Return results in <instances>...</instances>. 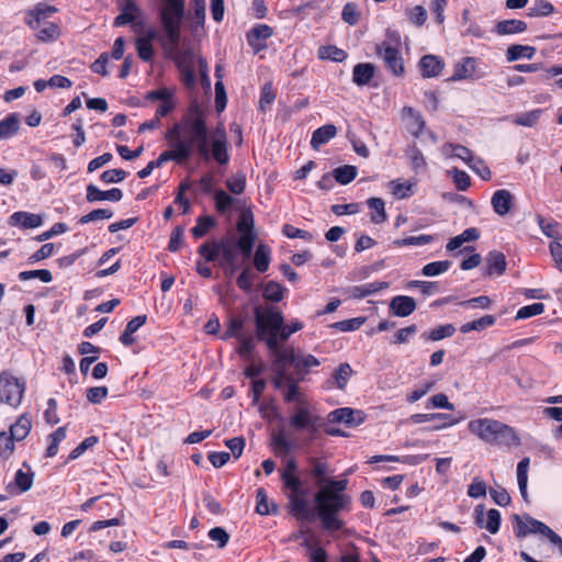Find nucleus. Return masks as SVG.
Returning a JSON list of instances; mask_svg holds the SVG:
<instances>
[{
  "mask_svg": "<svg viewBox=\"0 0 562 562\" xmlns=\"http://www.w3.org/2000/svg\"><path fill=\"white\" fill-rule=\"evenodd\" d=\"M491 204L493 211L499 215L504 216L508 214L514 204V195L506 189H501L494 192Z\"/></svg>",
  "mask_w": 562,
  "mask_h": 562,
  "instance_id": "17",
  "label": "nucleus"
},
{
  "mask_svg": "<svg viewBox=\"0 0 562 562\" xmlns=\"http://www.w3.org/2000/svg\"><path fill=\"white\" fill-rule=\"evenodd\" d=\"M273 34V30L267 24H258L251 29L248 33L247 38L248 43L251 46H255V40H267L271 37Z\"/></svg>",
  "mask_w": 562,
  "mask_h": 562,
  "instance_id": "53",
  "label": "nucleus"
},
{
  "mask_svg": "<svg viewBox=\"0 0 562 562\" xmlns=\"http://www.w3.org/2000/svg\"><path fill=\"white\" fill-rule=\"evenodd\" d=\"M448 149H451V157H457L463 160L467 165L474 157L471 149L460 144L446 143L442 146V154L448 155Z\"/></svg>",
  "mask_w": 562,
  "mask_h": 562,
  "instance_id": "38",
  "label": "nucleus"
},
{
  "mask_svg": "<svg viewBox=\"0 0 562 562\" xmlns=\"http://www.w3.org/2000/svg\"><path fill=\"white\" fill-rule=\"evenodd\" d=\"M226 187L233 194H241L246 188V176L237 172L226 180Z\"/></svg>",
  "mask_w": 562,
  "mask_h": 562,
  "instance_id": "55",
  "label": "nucleus"
},
{
  "mask_svg": "<svg viewBox=\"0 0 562 562\" xmlns=\"http://www.w3.org/2000/svg\"><path fill=\"white\" fill-rule=\"evenodd\" d=\"M456 331V328L451 324L440 325L429 333H425L423 336L429 340L437 341L443 338L451 337Z\"/></svg>",
  "mask_w": 562,
  "mask_h": 562,
  "instance_id": "52",
  "label": "nucleus"
},
{
  "mask_svg": "<svg viewBox=\"0 0 562 562\" xmlns=\"http://www.w3.org/2000/svg\"><path fill=\"white\" fill-rule=\"evenodd\" d=\"M496 318L493 315H484L481 318L474 319L472 322L465 323L460 327V331L462 334L470 333L472 330L481 331L487 327H491L495 324Z\"/></svg>",
  "mask_w": 562,
  "mask_h": 562,
  "instance_id": "37",
  "label": "nucleus"
},
{
  "mask_svg": "<svg viewBox=\"0 0 562 562\" xmlns=\"http://www.w3.org/2000/svg\"><path fill=\"white\" fill-rule=\"evenodd\" d=\"M220 241L212 240L211 243H204L202 244L198 252L201 255L206 261H214L217 256L220 255V248L218 247Z\"/></svg>",
  "mask_w": 562,
  "mask_h": 562,
  "instance_id": "60",
  "label": "nucleus"
},
{
  "mask_svg": "<svg viewBox=\"0 0 562 562\" xmlns=\"http://www.w3.org/2000/svg\"><path fill=\"white\" fill-rule=\"evenodd\" d=\"M336 134L337 127L334 124H326L318 127L312 134L311 147L317 150L322 145L334 138Z\"/></svg>",
  "mask_w": 562,
  "mask_h": 562,
  "instance_id": "26",
  "label": "nucleus"
},
{
  "mask_svg": "<svg viewBox=\"0 0 562 562\" xmlns=\"http://www.w3.org/2000/svg\"><path fill=\"white\" fill-rule=\"evenodd\" d=\"M255 240H256L255 233L243 234L239 236L235 246L243 252L245 258H249L254 250Z\"/></svg>",
  "mask_w": 562,
  "mask_h": 562,
  "instance_id": "51",
  "label": "nucleus"
},
{
  "mask_svg": "<svg viewBox=\"0 0 562 562\" xmlns=\"http://www.w3.org/2000/svg\"><path fill=\"white\" fill-rule=\"evenodd\" d=\"M32 427L31 419L26 415L20 416L16 422L10 427V436L16 440L21 441L30 434Z\"/></svg>",
  "mask_w": 562,
  "mask_h": 562,
  "instance_id": "31",
  "label": "nucleus"
},
{
  "mask_svg": "<svg viewBox=\"0 0 562 562\" xmlns=\"http://www.w3.org/2000/svg\"><path fill=\"white\" fill-rule=\"evenodd\" d=\"M35 278L40 279L44 283H49L53 280L52 272L47 269L29 270L19 273V279L21 281H27Z\"/></svg>",
  "mask_w": 562,
  "mask_h": 562,
  "instance_id": "57",
  "label": "nucleus"
},
{
  "mask_svg": "<svg viewBox=\"0 0 562 562\" xmlns=\"http://www.w3.org/2000/svg\"><path fill=\"white\" fill-rule=\"evenodd\" d=\"M271 250L265 244H259L254 255V266L258 272H266L270 265Z\"/></svg>",
  "mask_w": 562,
  "mask_h": 562,
  "instance_id": "33",
  "label": "nucleus"
},
{
  "mask_svg": "<svg viewBox=\"0 0 562 562\" xmlns=\"http://www.w3.org/2000/svg\"><path fill=\"white\" fill-rule=\"evenodd\" d=\"M254 225L252 212L250 210L243 211L237 222V231L240 233V235L255 233Z\"/></svg>",
  "mask_w": 562,
  "mask_h": 562,
  "instance_id": "58",
  "label": "nucleus"
},
{
  "mask_svg": "<svg viewBox=\"0 0 562 562\" xmlns=\"http://www.w3.org/2000/svg\"><path fill=\"white\" fill-rule=\"evenodd\" d=\"M363 317H353L340 322H336L330 325L331 328H335L340 331H353L361 327V325L364 323Z\"/></svg>",
  "mask_w": 562,
  "mask_h": 562,
  "instance_id": "61",
  "label": "nucleus"
},
{
  "mask_svg": "<svg viewBox=\"0 0 562 562\" xmlns=\"http://www.w3.org/2000/svg\"><path fill=\"white\" fill-rule=\"evenodd\" d=\"M527 31V23L522 20L510 19L498 21L494 26V32L497 35H514Z\"/></svg>",
  "mask_w": 562,
  "mask_h": 562,
  "instance_id": "22",
  "label": "nucleus"
},
{
  "mask_svg": "<svg viewBox=\"0 0 562 562\" xmlns=\"http://www.w3.org/2000/svg\"><path fill=\"white\" fill-rule=\"evenodd\" d=\"M216 226V220L211 215L199 216L196 224L191 228V234L195 239L205 236L212 228Z\"/></svg>",
  "mask_w": 562,
  "mask_h": 562,
  "instance_id": "36",
  "label": "nucleus"
},
{
  "mask_svg": "<svg viewBox=\"0 0 562 562\" xmlns=\"http://www.w3.org/2000/svg\"><path fill=\"white\" fill-rule=\"evenodd\" d=\"M285 291L286 289L280 283L269 281L262 288V296L269 302L278 303L283 300Z\"/></svg>",
  "mask_w": 562,
  "mask_h": 562,
  "instance_id": "35",
  "label": "nucleus"
},
{
  "mask_svg": "<svg viewBox=\"0 0 562 562\" xmlns=\"http://www.w3.org/2000/svg\"><path fill=\"white\" fill-rule=\"evenodd\" d=\"M486 271L485 274L502 276L506 271L507 261L503 252L497 250L490 251L485 257Z\"/></svg>",
  "mask_w": 562,
  "mask_h": 562,
  "instance_id": "20",
  "label": "nucleus"
},
{
  "mask_svg": "<svg viewBox=\"0 0 562 562\" xmlns=\"http://www.w3.org/2000/svg\"><path fill=\"white\" fill-rule=\"evenodd\" d=\"M139 9L133 0H126L121 9V13L114 19L113 25L119 27L127 23H132L135 20V12Z\"/></svg>",
  "mask_w": 562,
  "mask_h": 562,
  "instance_id": "29",
  "label": "nucleus"
},
{
  "mask_svg": "<svg viewBox=\"0 0 562 562\" xmlns=\"http://www.w3.org/2000/svg\"><path fill=\"white\" fill-rule=\"evenodd\" d=\"M389 188L396 199H406L413 194L412 184L400 179L390 181Z\"/></svg>",
  "mask_w": 562,
  "mask_h": 562,
  "instance_id": "50",
  "label": "nucleus"
},
{
  "mask_svg": "<svg viewBox=\"0 0 562 562\" xmlns=\"http://www.w3.org/2000/svg\"><path fill=\"white\" fill-rule=\"evenodd\" d=\"M158 15L169 44L176 49L181 40V24L186 15V0H162Z\"/></svg>",
  "mask_w": 562,
  "mask_h": 562,
  "instance_id": "5",
  "label": "nucleus"
},
{
  "mask_svg": "<svg viewBox=\"0 0 562 562\" xmlns=\"http://www.w3.org/2000/svg\"><path fill=\"white\" fill-rule=\"evenodd\" d=\"M542 112L541 109H536L530 112L517 114L513 117V122L517 125L532 127L539 121Z\"/></svg>",
  "mask_w": 562,
  "mask_h": 562,
  "instance_id": "47",
  "label": "nucleus"
},
{
  "mask_svg": "<svg viewBox=\"0 0 562 562\" xmlns=\"http://www.w3.org/2000/svg\"><path fill=\"white\" fill-rule=\"evenodd\" d=\"M420 75L423 78H432L441 74L445 63L436 55H425L418 63Z\"/></svg>",
  "mask_w": 562,
  "mask_h": 562,
  "instance_id": "18",
  "label": "nucleus"
},
{
  "mask_svg": "<svg viewBox=\"0 0 562 562\" xmlns=\"http://www.w3.org/2000/svg\"><path fill=\"white\" fill-rule=\"evenodd\" d=\"M375 53L384 63L393 76L402 77L405 74L404 59L397 47L387 42H382L375 46Z\"/></svg>",
  "mask_w": 562,
  "mask_h": 562,
  "instance_id": "9",
  "label": "nucleus"
},
{
  "mask_svg": "<svg viewBox=\"0 0 562 562\" xmlns=\"http://www.w3.org/2000/svg\"><path fill=\"white\" fill-rule=\"evenodd\" d=\"M360 12L358 10V4L355 2H348L345 4L342 12H341V19L344 22H346L349 25H356L360 21Z\"/></svg>",
  "mask_w": 562,
  "mask_h": 562,
  "instance_id": "54",
  "label": "nucleus"
},
{
  "mask_svg": "<svg viewBox=\"0 0 562 562\" xmlns=\"http://www.w3.org/2000/svg\"><path fill=\"white\" fill-rule=\"evenodd\" d=\"M244 324H245L244 318L238 317V316L231 317L228 321L227 328L222 336V339L227 340L233 337L239 339L240 337H244V335L241 334Z\"/></svg>",
  "mask_w": 562,
  "mask_h": 562,
  "instance_id": "44",
  "label": "nucleus"
},
{
  "mask_svg": "<svg viewBox=\"0 0 562 562\" xmlns=\"http://www.w3.org/2000/svg\"><path fill=\"white\" fill-rule=\"evenodd\" d=\"M529 463L530 459L528 457H525L517 464V483L521 497L526 502L528 501L527 484Z\"/></svg>",
  "mask_w": 562,
  "mask_h": 562,
  "instance_id": "30",
  "label": "nucleus"
},
{
  "mask_svg": "<svg viewBox=\"0 0 562 562\" xmlns=\"http://www.w3.org/2000/svg\"><path fill=\"white\" fill-rule=\"evenodd\" d=\"M57 12V8L46 3H37L33 9L26 11L24 22L32 29L37 30L42 23H47L45 20L52 14Z\"/></svg>",
  "mask_w": 562,
  "mask_h": 562,
  "instance_id": "15",
  "label": "nucleus"
},
{
  "mask_svg": "<svg viewBox=\"0 0 562 562\" xmlns=\"http://www.w3.org/2000/svg\"><path fill=\"white\" fill-rule=\"evenodd\" d=\"M14 451V439L5 431L0 432V458L7 460Z\"/></svg>",
  "mask_w": 562,
  "mask_h": 562,
  "instance_id": "63",
  "label": "nucleus"
},
{
  "mask_svg": "<svg viewBox=\"0 0 562 562\" xmlns=\"http://www.w3.org/2000/svg\"><path fill=\"white\" fill-rule=\"evenodd\" d=\"M367 204L372 213L370 215V220L374 224H382L386 221V212L385 204L381 198H370L367 201Z\"/></svg>",
  "mask_w": 562,
  "mask_h": 562,
  "instance_id": "34",
  "label": "nucleus"
},
{
  "mask_svg": "<svg viewBox=\"0 0 562 562\" xmlns=\"http://www.w3.org/2000/svg\"><path fill=\"white\" fill-rule=\"evenodd\" d=\"M554 12V7L547 0H535L528 8L527 15L530 18L549 16Z\"/></svg>",
  "mask_w": 562,
  "mask_h": 562,
  "instance_id": "40",
  "label": "nucleus"
},
{
  "mask_svg": "<svg viewBox=\"0 0 562 562\" xmlns=\"http://www.w3.org/2000/svg\"><path fill=\"white\" fill-rule=\"evenodd\" d=\"M166 139L170 149L162 151L155 160V165L158 167L169 160L182 165L194 153L206 162L211 158H214L220 165H227L229 161L225 131H221L220 137L213 139L210 148V134L205 117L196 103L191 104L189 113L166 132Z\"/></svg>",
  "mask_w": 562,
  "mask_h": 562,
  "instance_id": "1",
  "label": "nucleus"
},
{
  "mask_svg": "<svg viewBox=\"0 0 562 562\" xmlns=\"http://www.w3.org/2000/svg\"><path fill=\"white\" fill-rule=\"evenodd\" d=\"M326 484L314 495L315 515L319 518L325 531L334 532L345 525L338 513L347 508L350 503V497L342 494L347 488L348 480H327Z\"/></svg>",
  "mask_w": 562,
  "mask_h": 562,
  "instance_id": "3",
  "label": "nucleus"
},
{
  "mask_svg": "<svg viewBox=\"0 0 562 562\" xmlns=\"http://www.w3.org/2000/svg\"><path fill=\"white\" fill-rule=\"evenodd\" d=\"M271 370L273 372L272 384L277 390L290 383V380L295 376L293 373H288L289 363L284 360L282 355H270Z\"/></svg>",
  "mask_w": 562,
  "mask_h": 562,
  "instance_id": "14",
  "label": "nucleus"
},
{
  "mask_svg": "<svg viewBox=\"0 0 562 562\" xmlns=\"http://www.w3.org/2000/svg\"><path fill=\"white\" fill-rule=\"evenodd\" d=\"M215 209L223 214L228 211L235 203V199L220 189L214 192Z\"/></svg>",
  "mask_w": 562,
  "mask_h": 562,
  "instance_id": "48",
  "label": "nucleus"
},
{
  "mask_svg": "<svg viewBox=\"0 0 562 562\" xmlns=\"http://www.w3.org/2000/svg\"><path fill=\"white\" fill-rule=\"evenodd\" d=\"M281 479L284 487L291 491L289 495L290 514L297 520L313 521L316 517L315 512L308 507L302 490V481L295 474L283 471Z\"/></svg>",
  "mask_w": 562,
  "mask_h": 562,
  "instance_id": "6",
  "label": "nucleus"
},
{
  "mask_svg": "<svg viewBox=\"0 0 562 562\" xmlns=\"http://www.w3.org/2000/svg\"><path fill=\"white\" fill-rule=\"evenodd\" d=\"M390 311L398 317H407L416 310V302L412 296L397 295L390 302Z\"/></svg>",
  "mask_w": 562,
  "mask_h": 562,
  "instance_id": "19",
  "label": "nucleus"
},
{
  "mask_svg": "<svg viewBox=\"0 0 562 562\" xmlns=\"http://www.w3.org/2000/svg\"><path fill=\"white\" fill-rule=\"evenodd\" d=\"M254 316L256 336L266 344L270 355L285 352L288 347H282V344L303 328L299 321L285 324L282 312L274 306H255Z\"/></svg>",
  "mask_w": 562,
  "mask_h": 562,
  "instance_id": "2",
  "label": "nucleus"
},
{
  "mask_svg": "<svg viewBox=\"0 0 562 562\" xmlns=\"http://www.w3.org/2000/svg\"><path fill=\"white\" fill-rule=\"evenodd\" d=\"M468 428L473 435L491 445L506 447H517L520 445V438L516 430L509 425L496 419H474L469 423Z\"/></svg>",
  "mask_w": 562,
  "mask_h": 562,
  "instance_id": "4",
  "label": "nucleus"
},
{
  "mask_svg": "<svg viewBox=\"0 0 562 562\" xmlns=\"http://www.w3.org/2000/svg\"><path fill=\"white\" fill-rule=\"evenodd\" d=\"M255 277L256 276L251 271V268L246 267L245 269H243L240 274L237 277L236 284L240 290H243L245 292H250L254 286Z\"/></svg>",
  "mask_w": 562,
  "mask_h": 562,
  "instance_id": "59",
  "label": "nucleus"
},
{
  "mask_svg": "<svg viewBox=\"0 0 562 562\" xmlns=\"http://www.w3.org/2000/svg\"><path fill=\"white\" fill-rule=\"evenodd\" d=\"M36 31L37 40L44 43L55 42L60 36V27L54 22L42 23Z\"/></svg>",
  "mask_w": 562,
  "mask_h": 562,
  "instance_id": "32",
  "label": "nucleus"
},
{
  "mask_svg": "<svg viewBox=\"0 0 562 562\" xmlns=\"http://www.w3.org/2000/svg\"><path fill=\"white\" fill-rule=\"evenodd\" d=\"M352 368L349 363L344 362L338 366L335 370L333 376L335 379L336 385L339 390H345L349 378L352 375Z\"/></svg>",
  "mask_w": 562,
  "mask_h": 562,
  "instance_id": "46",
  "label": "nucleus"
},
{
  "mask_svg": "<svg viewBox=\"0 0 562 562\" xmlns=\"http://www.w3.org/2000/svg\"><path fill=\"white\" fill-rule=\"evenodd\" d=\"M450 267L451 261L449 260L432 261L423 267L422 273L425 277H436L448 271Z\"/></svg>",
  "mask_w": 562,
  "mask_h": 562,
  "instance_id": "49",
  "label": "nucleus"
},
{
  "mask_svg": "<svg viewBox=\"0 0 562 562\" xmlns=\"http://www.w3.org/2000/svg\"><path fill=\"white\" fill-rule=\"evenodd\" d=\"M389 288V283L385 281H376L371 283H366L361 285L351 286L348 290L349 296L356 300L364 299L369 295L378 293L384 289Z\"/></svg>",
  "mask_w": 562,
  "mask_h": 562,
  "instance_id": "21",
  "label": "nucleus"
},
{
  "mask_svg": "<svg viewBox=\"0 0 562 562\" xmlns=\"http://www.w3.org/2000/svg\"><path fill=\"white\" fill-rule=\"evenodd\" d=\"M327 418L329 423H342L347 427H356L364 422L366 414L360 409L341 407L330 412Z\"/></svg>",
  "mask_w": 562,
  "mask_h": 562,
  "instance_id": "13",
  "label": "nucleus"
},
{
  "mask_svg": "<svg viewBox=\"0 0 562 562\" xmlns=\"http://www.w3.org/2000/svg\"><path fill=\"white\" fill-rule=\"evenodd\" d=\"M468 166L483 180H490L492 178L490 168L480 157L474 156Z\"/></svg>",
  "mask_w": 562,
  "mask_h": 562,
  "instance_id": "62",
  "label": "nucleus"
},
{
  "mask_svg": "<svg viewBox=\"0 0 562 562\" xmlns=\"http://www.w3.org/2000/svg\"><path fill=\"white\" fill-rule=\"evenodd\" d=\"M512 520L515 536L519 539L525 538L530 533H540L547 537L549 533L547 530L551 529L549 526L540 520L535 519L528 514L522 516L514 514L512 516Z\"/></svg>",
  "mask_w": 562,
  "mask_h": 562,
  "instance_id": "11",
  "label": "nucleus"
},
{
  "mask_svg": "<svg viewBox=\"0 0 562 562\" xmlns=\"http://www.w3.org/2000/svg\"><path fill=\"white\" fill-rule=\"evenodd\" d=\"M86 191V199L90 203L105 200L117 202L123 196V192L119 188H112L108 191H102L94 184H88Z\"/></svg>",
  "mask_w": 562,
  "mask_h": 562,
  "instance_id": "16",
  "label": "nucleus"
},
{
  "mask_svg": "<svg viewBox=\"0 0 562 562\" xmlns=\"http://www.w3.org/2000/svg\"><path fill=\"white\" fill-rule=\"evenodd\" d=\"M282 356L289 366L294 368V374L302 378V380L310 373L311 368L321 364L319 360L313 355L296 352L293 347H288L286 351L282 352Z\"/></svg>",
  "mask_w": 562,
  "mask_h": 562,
  "instance_id": "10",
  "label": "nucleus"
},
{
  "mask_svg": "<svg viewBox=\"0 0 562 562\" xmlns=\"http://www.w3.org/2000/svg\"><path fill=\"white\" fill-rule=\"evenodd\" d=\"M272 443L276 450L283 453H289L293 448V443L286 438L283 428L272 435Z\"/></svg>",
  "mask_w": 562,
  "mask_h": 562,
  "instance_id": "56",
  "label": "nucleus"
},
{
  "mask_svg": "<svg viewBox=\"0 0 562 562\" xmlns=\"http://www.w3.org/2000/svg\"><path fill=\"white\" fill-rule=\"evenodd\" d=\"M476 68V59L474 57H464L454 65V72L448 79L449 81H460L469 79L473 76Z\"/></svg>",
  "mask_w": 562,
  "mask_h": 562,
  "instance_id": "24",
  "label": "nucleus"
},
{
  "mask_svg": "<svg viewBox=\"0 0 562 562\" xmlns=\"http://www.w3.org/2000/svg\"><path fill=\"white\" fill-rule=\"evenodd\" d=\"M19 130V115L16 113L8 114L3 120L0 121V140L15 136Z\"/></svg>",
  "mask_w": 562,
  "mask_h": 562,
  "instance_id": "27",
  "label": "nucleus"
},
{
  "mask_svg": "<svg viewBox=\"0 0 562 562\" xmlns=\"http://www.w3.org/2000/svg\"><path fill=\"white\" fill-rule=\"evenodd\" d=\"M333 177L340 184H348L357 177V167L345 165L334 169Z\"/></svg>",
  "mask_w": 562,
  "mask_h": 562,
  "instance_id": "42",
  "label": "nucleus"
},
{
  "mask_svg": "<svg viewBox=\"0 0 562 562\" xmlns=\"http://www.w3.org/2000/svg\"><path fill=\"white\" fill-rule=\"evenodd\" d=\"M290 426L295 430H305L307 436L302 439V446H310L319 438V429L323 426V418L313 414L308 408L299 407L289 418Z\"/></svg>",
  "mask_w": 562,
  "mask_h": 562,
  "instance_id": "7",
  "label": "nucleus"
},
{
  "mask_svg": "<svg viewBox=\"0 0 562 562\" xmlns=\"http://www.w3.org/2000/svg\"><path fill=\"white\" fill-rule=\"evenodd\" d=\"M256 512L259 515H269L278 513V507L276 504L272 503L271 507L269 506L267 493L262 487L257 490Z\"/></svg>",
  "mask_w": 562,
  "mask_h": 562,
  "instance_id": "45",
  "label": "nucleus"
},
{
  "mask_svg": "<svg viewBox=\"0 0 562 562\" xmlns=\"http://www.w3.org/2000/svg\"><path fill=\"white\" fill-rule=\"evenodd\" d=\"M25 381L16 378L11 371L0 372V402L18 407L25 392Z\"/></svg>",
  "mask_w": 562,
  "mask_h": 562,
  "instance_id": "8",
  "label": "nucleus"
},
{
  "mask_svg": "<svg viewBox=\"0 0 562 562\" xmlns=\"http://www.w3.org/2000/svg\"><path fill=\"white\" fill-rule=\"evenodd\" d=\"M319 59H329L333 61H344L347 58V53L333 45L321 46L318 48Z\"/></svg>",
  "mask_w": 562,
  "mask_h": 562,
  "instance_id": "43",
  "label": "nucleus"
},
{
  "mask_svg": "<svg viewBox=\"0 0 562 562\" xmlns=\"http://www.w3.org/2000/svg\"><path fill=\"white\" fill-rule=\"evenodd\" d=\"M49 445L46 449L45 457L53 458L58 452L59 443L66 438V426L58 427L53 434L49 435Z\"/></svg>",
  "mask_w": 562,
  "mask_h": 562,
  "instance_id": "41",
  "label": "nucleus"
},
{
  "mask_svg": "<svg viewBox=\"0 0 562 562\" xmlns=\"http://www.w3.org/2000/svg\"><path fill=\"white\" fill-rule=\"evenodd\" d=\"M33 479L34 473L32 471L23 472L22 470H18L14 482L21 492H26L32 487Z\"/></svg>",
  "mask_w": 562,
  "mask_h": 562,
  "instance_id": "64",
  "label": "nucleus"
},
{
  "mask_svg": "<svg viewBox=\"0 0 562 562\" xmlns=\"http://www.w3.org/2000/svg\"><path fill=\"white\" fill-rule=\"evenodd\" d=\"M42 217L37 214L23 211L14 212L9 217V225L21 226L23 228H35L42 225Z\"/></svg>",
  "mask_w": 562,
  "mask_h": 562,
  "instance_id": "23",
  "label": "nucleus"
},
{
  "mask_svg": "<svg viewBox=\"0 0 562 562\" xmlns=\"http://www.w3.org/2000/svg\"><path fill=\"white\" fill-rule=\"evenodd\" d=\"M375 74V66L371 63H359L353 67L352 81L357 86H367Z\"/></svg>",
  "mask_w": 562,
  "mask_h": 562,
  "instance_id": "25",
  "label": "nucleus"
},
{
  "mask_svg": "<svg viewBox=\"0 0 562 562\" xmlns=\"http://www.w3.org/2000/svg\"><path fill=\"white\" fill-rule=\"evenodd\" d=\"M537 49L533 46L514 44L510 45L506 50L507 61H516L520 58L532 59Z\"/></svg>",
  "mask_w": 562,
  "mask_h": 562,
  "instance_id": "28",
  "label": "nucleus"
},
{
  "mask_svg": "<svg viewBox=\"0 0 562 562\" xmlns=\"http://www.w3.org/2000/svg\"><path fill=\"white\" fill-rule=\"evenodd\" d=\"M308 463L312 467L311 475L316 479L318 486H323L327 482L328 464L314 457L308 459Z\"/></svg>",
  "mask_w": 562,
  "mask_h": 562,
  "instance_id": "39",
  "label": "nucleus"
},
{
  "mask_svg": "<svg viewBox=\"0 0 562 562\" xmlns=\"http://www.w3.org/2000/svg\"><path fill=\"white\" fill-rule=\"evenodd\" d=\"M175 63L179 69L181 81L184 87L188 89H193L195 87V72L192 61V52L184 50L177 54L175 57Z\"/></svg>",
  "mask_w": 562,
  "mask_h": 562,
  "instance_id": "12",
  "label": "nucleus"
}]
</instances>
